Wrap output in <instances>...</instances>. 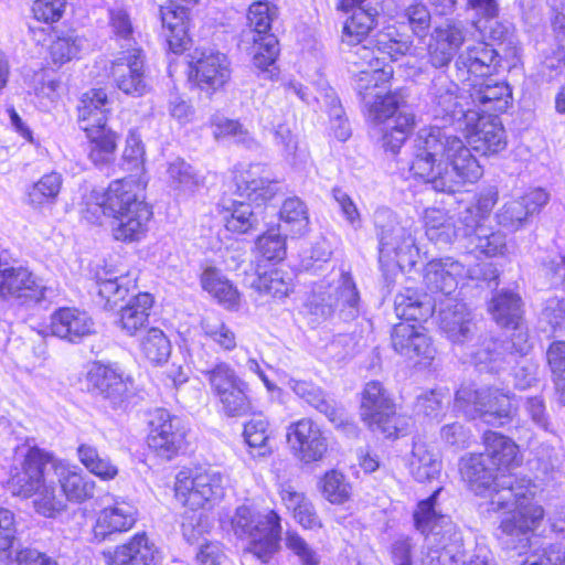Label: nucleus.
Segmentation results:
<instances>
[{"instance_id":"nucleus-1","label":"nucleus","mask_w":565,"mask_h":565,"mask_svg":"<svg viewBox=\"0 0 565 565\" xmlns=\"http://www.w3.org/2000/svg\"><path fill=\"white\" fill-rule=\"evenodd\" d=\"M433 113L450 125L422 128L415 139V159L411 170L431 183L436 191L457 192L476 183L483 169L465 142L455 135L462 122L471 124L477 111L469 94L454 82L439 77L434 83Z\"/></svg>"},{"instance_id":"nucleus-41","label":"nucleus","mask_w":565,"mask_h":565,"mask_svg":"<svg viewBox=\"0 0 565 565\" xmlns=\"http://www.w3.org/2000/svg\"><path fill=\"white\" fill-rule=\"evenodd\" d=\"M88 49V42L75 31H68L56 35L49 46L51 62L56 66L79 58L81 54Z\"/></svg>"},{"instance_id":"nucleus-49","label":"nucleus","mask_w":565,"mask_h":565,"mask_svg":"<svg viewBox=\"0 0 565 565\" xmlns=\"http://www.w3.org/2000/svg\"><path fill=\"white\" fill-rule=\"evenodd\" d=\"M185 12L183 9L161 8L160 17L164 31V38L169 47L174 53L184 49V40L186 38V29L184 22Z\"/></svg>"},{"instance_id":"nucleus-64","label":"nucleus","mask_w":565,"mask_h":565,"mask_svg":"<svg viewBox=\"0 0 565 565\" xmlns=\"http://www.w3.org/2000/svg\"><path fill=\"white\" fill-rule=\"evenodd\" d=\"M285 544L298 557L300 565H320L318 553L296 531L286 532Z\"/></svg>"},{"instance_id":"nucleus-19","label":"nucleus","mask_w":565,"mask_h":565,"mask_svg":"<svg viewBox=\"0 0 565 565\" xmlns=\"http://www.w3.org/2000/svg\"><path fill=\"white\" fill-rule=\"evenodd\" d=\"M236 194L257 204L265 203L280 191L278 181L270 178L264 164H239L234 171Z\"/></svg>"},{"instance_id":"nucleus-52","label":"nucleus","mask_w":565,"mask_h":565,"mask_svg":"<svg viewBox=\"0 0 565 565\" xmlns=\"http://www.w3.org/2000/svg\"><path fill=\"white\" fill-rule=\"evenodd\" d=\"M278 18L277 3L254 1L247 11V24L254 32L253 35L264 38L270 35L273 22Z\"/></svg>"},{"instance_id":"nucleus-17","label":"nucleus","mask_w":565,"mask_h":565,"mask_svg":"<svg viewBox=\"0 0 565 565\" xmlns=\"http://www.w3.org/2000/svg\"><path fill=\"white\" fill-rule=\"evenodd\" d=\"M401 319V317H398ZM405 320L394 326L391 332V344L393 349L408 360L417 364L429 365L435 358L436 350L420 324L411 323ZM416 322L417 320H413Z\"/></svg>"},{"instance_id":"nucleus-50","label":"nucleus","mask_w":565,"mask_h":565,"mask_svg":"<svg viewBox=\"0 0 565 565\" xmlns=\"http://www.w3.org/2000/svg\"><path fill=\"white\" fill-rule=\"evenodd\" d=\"M552 531L565 537V515L555 518L551 523ZM565 552L556 544H548L533 551L520 565H563Z\"/></svg>"},{"instance_id":"nucleus-44","label":"nucleus","mask_w":565,"mask_h":565,"mask_svg":"<svg viewBox=\"0 0 565 565\" xmlns=\"http://www.w3.org/2000/svg\"><path fill=\"white\" fill-rule=\"evenodd\" d=\"M77 457L81 463L94 476L102 480H113L118 476V467L110 460L109 456L99 452L90 444H79L77 447Z\"/></svg>"},{"instance_id":"nucleus-24","label":"nucleus","mask_w":565,"mask_h":565,"mask_svg":"<svg viewBox=\"0 0 565 565\" xmlns=\"http://www.w3.org/2000/svg\"><path fill=\"white\" fill-rule=\"evenodd\" d=\"M137 522V509L126 501L116 500L103 508L93 526V542L115 541L118 534L128 532Z\"/></svg>"},{"instance_id":"nucleus-61","label":"nucleus","mask_w":565,"mask_h":565,"mask_svg":"<svg viewBox=\"0 0 565 565\" xmlns=\"http://www.w3.org/2000/svg\"><path fill=\"white\" fill-rule=\"evenodd\" d=\"M201 328L205 337L210 338L224 351H233L236 348L234 331L220 319L204 318Z\"/></svg>"},{"instance_id":"nucleus-6","label":"nucleus","mask_w":565,"mask_h":565,"mask_svg":"<svg viewBox=\"0 0 565 565\" xmlns=\"http://www.w3.org/2000/svg\"><path fill=\"white\" fill-rule=\"evenodd\" d=\"M84 384L92 397L111 411L126 413L136 403L135 381L117 362L89 363Z\"/></svg>"},{"instance_id":"nucleus-10","label":"nucleus","mask_w":565,"mask_h":565,"mask_svg":"<svg viewBox=\"0 0 565 565\" xmlns=\"http://www.w3.org/2000/svg\"><path fill=\"white\" fill-rule=\"evenodd\" d=\"M52 288L41 285L40 279L23 266L0 269V302L31 307L50 301Z\"/></svg>"},{"instance_id":"nucleus-54","label":"nucleus","mask_w":565,"mask_h":565,"mask_svg":"<svg viewBox=\"0 0 565 565\" xmlns=\"http://www.w3.org/2000/svg\"><path fill=\"white\" fill-rule=\"evenodd\" d=\"M243 436L254 458L265 457L270 454V447L267 444L269 434L266 419L253 418L247 422L244 426Z\"/></svg>"},{"instance_id":"nucleus-27","label":"nucleus","mask_w":565,"mask_h":565,"mask_svg":"<svg viewBox=\"0 0 565 565\" xmlns=\"http://www.w3.org/2000/svg\"><path fill=\"white\" fill-rule=\"evenodd\" d=\"M111 76L116 86L125 94L142 96L148 90L143 76V60L139 49L128 50L111 66Z\"/></svg>"},{"instance_id":"nucleus-40","label":"nucleus","mask_w":565,"mask_h":565,"mask_svg":"<svg viewBox=\"0 0 565 565\" xmlns=\"http://www.w3.org/2000/svg\"><path fill=\"white\" fill-rule=\"evenodd\" d=\"M424 535L430 548L445 551L449 558H454L462 545V536L450 518H439V523Z\"/></svg>"},{"instance_id":"nucleus-36","label":"nucleus","mask_w":565,"mask_h":565,"mask_svg":"<svg viewBox=\"0 0 565 565\" xmlns=\"http://www.w3.org/2000/svg\"><path fill=\"white\" fill-rule=\"evenodd\" d=\"M488 310L492 319L503 328L516 326L523 320L521 297L510 290L498 291L491 298Z\"/></svg>"},{"instance_id":"nucleus-38","label":"nucleus","mask_w":565,"mask_h":565,"mask_svg":"<svg viewBox=\"0 0 565 565\" xmlns=\"http://www.w3.org/2000/svg\"><path fill=\"white\" fill-rule=\"evenodd\" d=\"M441 471V461L433 446L416 441L413 445L409 459V472L418 481L425 482L436 479Z\"/></svg>"},{"instance_id":"nucleus-45","label":"nucleus","mask_w":565,"mask_h":565,"mask_svg":"<svg viewBox=\"0 0 565 565\" xmlns=\"http://www.w3.org/2000/svg\"><path fill=\"white\" fill-rule=\"evenodd\" d=\"M504 345L499 339H489L470 353L471 362L479 371L499 372L504 364H510L512 353H504Z\"/></svg>"},{"instance_id":"nucleus-46","label":"nucleus","mask_w":565,"mask_h":565,"mask_svg":"<svg viewBox=\"0 0 565 565\" xmlns=\"http://www.w3.org/2000/svg\"><path fill=\"white\" fill-rule=\"evenodd\" d=\"M248 384L242 381L233 387L214 396L220 405V412L226 417H243L249 414L252 403L248 397Z\"/></svg>"},{"instance_id":"nucleus-22","label":"nucleus","mask_w":565,"mask_h":565,"mask_svg":"<svg viewBox=\"0 0 565 565\" xmlns=\"http://www.w3.org/2000/svg\"><path fill=\"white\" fill-rule=\"evenodd\" d=\"M106 565H156L161 552L146 532H137L126 543L102 552Z\"/></svg>"},{"instance_id":"nucleus-33","label":"nucleus","mask_w":565,"mask_h":565,"mask_svg":"<svg viewBox=\"0 0 565 565\" xmlns=\"http://www.w3.org/2000/svg\"><path fill=\"white\" fill-rule=\"evenodd\" d=\"M484 452L482 456L489 459L498 473L515 468L521 465L522 457L519 446L509 437L495 431H486L483 435Z\"/></svg>"},{"instance_id":"nucleus-32","label":"nucleus","mask_w":565,"mask_h":565,"mask_svg":"<svg viewBox=\"0 0 565 565\" xmlns=\"http://www.w3.org/2000/svg\"><path fill=\"white\" fill-rule=\"evenodd\" d=\"M361 417L373 431L387 430L388 396L382 383L372 381L366 384L361 402Z\"/></svg>"},{"instance_id":"nucleus-42","label":"nucleus","mask_w":565,"mask_h":565,"mask_svg":"<svg viewBox=\"0 0 565 565\" xmlns=\"http://www.w3.org/2000/svg\"><path fill=\"white\" fill-rule=\"evenodd\" d=\"M415 126L412 107L391 94V151L399 148Z\"/></svg>"},{"instance_id":"nucleus-62","label":"nucleus","mask_w":565,"mask_h":565,"mask_svg":"<svg viewBox=\"0 0 565 565\" xmlns=\"http://www.w3.org/2000/svg\"><path fill=\"white\" fill-rule=\"evenodd\" d=\"M510 328L513 329L511 337L500 340V342L504 345L502 348L504 353H512V358L510 359V363H512L515 361L516 354L520 356L527 355L531 352L533 344L530 340L529 329L523 320L516 326H511Z\"/></svg>"},{"instance_id":"nucleus-12","label":"nucleus","mask_w":565,"mask_h":565,"mask_svg":"<svg viewBox=\"0 0 565 565\" xmlns=\"http://www.w3.org/2000/svg\"><path fill=\"white\" fill-rule=\"evenodd\" d=\"M149 427V448L166 460L177 456L186 434L183 419L164 408H157L150 414Z\"/></svg>"},{"instance_id":"nucleus-30","label":"nucleus","mask_w":565,"mask_h":565,"mask_svg":"<svg viewBox=\"0 0 565 565\" xmlns=\"http://www.w3.org/2000/svg\"><path fill=\"white\" fill-rule=\"evenodd\" d=\"M548 201V194L540 188L504 203L497 214L498 223L509 230H518L530 215L537 213Z\"/></svg>"},{"instance_id":"nucleus-13","label":"nucleus","mask_w":565,"mask_h":565,"mask_svg":"<svg viewBox=\"0 0 565 565\" xmlns=\"http://www.w3.org/2000/svg\"><path fill=\"white\" fill-rule=\"evenodd\" d=\"M255 273L257 278L253 286L259 294L281 300L292 290V278L289 273L276 265L286 258L287 249H256Z\"/></svg>"},{"instance_id":"nucleus-53","label":"nucleus","mask_w":565,"mask_h":565,"mask_svg":"<svg viewBox=\"0 0 565 565\" xmlns=\"http://www.w3.org/2000/svg\"><path fill=\"white\" fill-rule=\"evenodd\" d=\"M211 126L215 139L231 138L234 142L248 149L256 145L250 132L238 120L216 114L211 118Z\"/></svg>"},{"instance_id":"nucleus-16","label":"nucleus","mask_w":565,"mask_h":565,"mask_svg":"<svg viewBox=\"0 0 565 565\" xmlns=\"http://www.w3.org/2000/svg\"><path fill=\"white\" fill-rule=\"evenodd\" d=\"M189 78L203 90L220 89L231 78L230 61L213 49H196L191 55Z\"/></svg>"},{"instance_id":"nucleus-47","label":"nucleus","mask_w":565,"mask_h":565,"mask_svg":"<svg viewBox=\"0 0 565 565\" xmlns=\"http://www.w3.org/2000/svg\"><path fill=\"white\" fill-rule=\"evenodd\" d=\"M168 182L177 196H190L200 186V178L193 168L183 159H175L169 163Z\"/></svg>"},{"instance_id":"nucleus-23","label":"nucleus","mask_w":565,"mask_h":565,"mask_svg":"<svg viewBox=\"0 0 565 565\" xmlns=\"http://www.w3.org/2000/svg\"><path fill=\"white\" fill-rule=\"evenodd\" d=\"M290 387L298 397L323 414L335 428H341L349 436H356V426L349 420L344 408L328 397L319 386L307 381H291Z\"/></svg>"},{"instance_id":"nucleus-4","label":"nucleus","mask_w":565,"mask_h":565,"mask_svg":"<svg viewBox=\"0 0 565 565\" xmlns=\"http://www.w3.org/2000/svg\"><path fill=\"white\" fill-rule=\"evenodd\" d=\"M438 309L439 326L447 338L454 343H462L471 335L475 323L471 312L465 302L457 298L435 299V303L428 299V295H422L417 290L406 288L394 300L396 317L407 320H426Z\"/></svg>"},{"instance_id":"nucleus-8","label":"nucleus","mask_w":565,"mask_h":565,"mask_svg":"<svg viewBox=\"0 0 565 565\" xmlns=\"http://www.w3.org/2000/svg\"><path fill=\"white\" fill-rule=\"evenodd\" d=\"M367 60L371 70H362L360 78V89H364L363 99L365 100L367 113V122L370 135L373 139L382 141L384 151L388 150V76L384 72L385 57L374 56V52L366 46L359 49L358 53Z\"/></svg>"},{"instance_id":"nucleus-25","label":"nucleus","mask_w":565,"mask_h":565,"mask_svg":"<svg viewBox=\"0 0 565 565\" xmlns=\"http://www.w3.org/2000/svg\"><path fill=\"white\" fill-rule=\"evenodd\" d=\"M128 276V271L120 265L104 260V265L95 273L96 302L105 310H114L128 295L131 285Z\"/></svg>"},{"instance_id":"nucleus-5","label":"nucleus","mask_w":565,"mask_h":565,"mask_svg":"<svg viewBox=\"0 0 565 565\" xmlns=\"http://www.w3.org/2000/svg\"><path fill=\"white\" fill-rule=\"evenodd\" d=\"M232 529L238 539L249 541L245 558L256 557L264 564L280 550L281 519L274 510L260 512L253 505H239L232 518Z\"/></svg>"},{"instance_id":"nucleus-2","label":"nucleus","mask_w":565,"mask_h":565,"mask_svg":"<svg viewBox=\"0 0 565 565\" xmlns=\"http://www.w3.org/2000/svg\"><path fill=\"white\" fill-rule=\"evenodd\" d=\"M460 473L471 491L489 497V511L505 514L500 523L505 544L514 550L530 547L531 535L544 518L543 508L533 502L530 480L498 473L481 454L461 458Z\"/></svg>"},{"instance_id":"nucleus-43","label":"nucleus","mask_w":565,"mask_h":565,"mask_svg":"<svg viewBox=\"0 0 565 565\" xmlns=\"http://www.w3.org/2000/svg\"><path fill=\"white\" fill-rule=\"evenodd\" d=\"M63 184L62 174L55 171L42 175L26 190V201L39 209L55 204Z\"/></svg>"},{"instance_id":"nucleus-55","label":"nucleus","mask_w":565,"mask_h":565,"mask_svg":"<svg viewBox=\"0 0 565 565\" xmlns=\"http://www.w3.org/2000/svg\"><path fill=\"white\" fill-rule=\"evenodd\" d=\"M140 349L143 355L154 364L167 362L171 353V344L162 330L150 328L141 339Z\"/></svg>"},{"instance_id":"nucleus-39","label":"nucleus","mask_w":565,"mask_h":565,"mask_svg":"<svg viewBox=\"0 0 565 565\" xmlns=\"http://www.w3.org/2000/svg\"><path fill=\"white\" fill-rule=\"evenodd\" d=\"M89 140L88 157L95 166L102 167L114 160L117 148L116 134L106 126L92 128L83 126Z\"/></svg>"},{"instance_id":"nucleus-59","label":"nucleus","mask_w":565,"mask_h":565,"mask_svg":"<svg viewBox=\"0 0 565 565\" xmlns=\"http://www.w3.org/2000/svg\"><path fill=\"white\" fill-rule=\"evenodd\" d=\"M450 393L446 388H434L424 392L417 397L416 409L426 417L438 418L449 405Z\"/></svg>"},{"instance_id":"nucleus-26","label":"nucleus","mask_w":565,"mask_h":565,"mask_svg":"<svg viewBox=\"0 0 565 565\" xmlns=\"http://www.w3.org/2000/svg\"><path fill=\"white\" fill-rule=\"evenodd\" d=\"M467 141L484 156L502 151L507 146L504 129L497 116H477L471 124L465 122Z\"/></svg>"},{"instance_id":"nucleus-15","label":"nucleus","mask_w":565,"mask_h":565,"mask_svg":"<svg viewBox=\"0 0 565 565\" xmlns=\"http://www.w3.org/2000/svg\"><path fill=\"white\" fill-rule=\"evenodd\" d=\"M456 78L462 86L498 73L500 56L483 40L470 43L459 53L455 62Z\"/></svg>"},{"instance_id":"nucleus-21","label":"nucleus","mask_w":565,"mask_h":565,"mask_svg":"<svg viewBox=\"0 0 565 565\" xmlns=\"http://www.w3.org/2000/svg\"><path fill=\"white\" fill-rule=\"evenodd\" d=\"M286 438L295 456L305 463L321 460L328 449L321 428L310 418L290 424Z\"/></svg>"},{"instance_id":"nucleus-29","label":"nucleus","mask_w":565,"mask_h":565,"mask_svg":"<svg viewBox=\"0 0 565 565\" xmlns=\"http://www.w3.org/2000/svg\"><path fill=\"white\" fill-rule=\"evenodd\" d=\"M463 271V267L458 262L433 260L425 268L424 281L431 294L428 299L435 303V299H444L446 302L454 298L452 294L457 290L458 277Z\"/></svg>"},{"instance_id":"nucleus-51","label":"nucleus","mask_w":565,"mask_h":565,"mask_svg":"<svg viewBox=\"0 0 565 565\" xmlns=\"http://www.w3.org/2000/svg\"><path fill=\"white\" fill-rule=\"evenodd\" d=\"M33 495H35L33 501L35 511L45 518H55L66 508L65 495L50 477Z\"/></svg>"},{"instance_id":"nucleus-57","label":"nucleus","mask_w":565,"mask_h":565,"mask_svg":"<svg viewBox=\"0 0 565 565\" xmlns=\"http://www.w3.org/2000/svg\"><path fill=\"white\" fill-rule=\"evenodd\" d=\"M321 97L322 103L328 107L331 130L334 137L340 141L348 140L351 136V129L335 92L332 88H327Z\"/></svg>"},{"instance_id":"nucleus-14","label":"nucleus","mask_w":565,"mask_h":565,"mask_svg":"<svg viewBox=\"0 0 565 565\" xmlns=\"http://www.w3.org/2000/svg\"><path fill=\"white\" fill-rule=\"evenodd\" d=\"M279 217L281 224L268 226L265 233L257 238V247H285L288 236L291 238L303 236L309 228L308 209L299 198H288L284 201Z\"/></svg>"},{"instance_id":"nucleus-11","label":"nucleus","mask_w":565,"mask_h":565,"mask_svg":"<svg viewBox=\"0 0 565 565\" xmlns=\"http://www.w3.org/2000/svg\"><path fill=\"white\" fill-rule=\"evenodd\" d=\"M226 477L216 468L199 467L191 473L181 471L177 476L175 491L188 495L186 501L203 508L205 503L220 501L224 497Z\"/></svg>"},{"instance_id":"nucleus-3","label":"nucleus","mask_w":565,"mask_h":565,"mask_svg":"<svg viewBox=\"0 0 565 565\" xmlns=\"http://www.w3.org/2000/svg\"><path fill=\"white\" fill-rule=\"evenodd\" d=\"M95 209L115 218L114 237L124 243L139 242L152 215L141 195L140 183L132 177L110 182Z\"/></svg>"},{"instance_id":"nucleus-48","label":"nucleus","mask_w":565,"mask_h":565,"mask_svg":"<svg viewBox=\"0 0 565 565\" xmlns=\"http://www.w3.org/2000/svg\"><path fill=\"white\" fill-rule=\"evenodd\" d=\"M221 206L226 231L242 234L253 226L254 214L249 203L223 199Z\"/></svg>"},{"instance_id":"nucleus-60","label":"nucleus","mask_w":565,"mask_h":565,"mask_svg":"<svg viewBox=\"0 0 565 565\" xmlns=\"http://www.w3.org/2000/svg\"><path fill=\"white\" fill-rule=\"evenodd\" d=\"M320 488L323 497L333 504H341L350 497V484L337 470L326 472L320 481Z\"/></svg>"},{"instance_id":"nucleus-28","label":"nucleus","mask_w":565,"mask_h":565,"mask_svg":"<svg viewBox=\"0 0 565 565\" xmlns=\"http://www.w3.org/2000/svg\"><path fill=\"white\" fill-rule=\"evenodd\" d=\"M373 0H340L338 9L348 12L354 9L342 29V42L348 45L361 43L375 23L379 15L376 7H372Z\"/></svg>"},{"instance_id":"nucleus-63","label":"nucleus","mask_w":565,"mask_h":565,"mask_svg":"<svg viewBox=\"0 0 565 565\" xmlns=\"http://www.w3.org/2000/svg\"><path fill=\"white\" fill-rule=\"evenodd\" d=\"M253 42L254 65L262 71H267L278 55V41L274 35H266L262 39L253 35Z\"/></svg>"},{"instance_id":"nucleus-35","label":"nucleus","mask_w":565,"mask_h":565,"mask_svg":"<svg viewBox=\"0 0 565 565\" xmlns=\"http://www.w3.org/2000/svg\"><path fill=\"white\" fill-rule=\"evenodd\" d=\"M81 128L104 127L107 122V115L110 110V102L102 88H93L84 93L77 107Z\"/></svg>"},{"instance_id":"nucleus-37","label":"nucleus","mask_w":565,"mask_h":565,"mask_svg":"<svg viewBox=\"0 0 565 565\" xmlns=\"http://www.w3.org/2000/svg\"><path fill=\"white\" fill-rule=\"evenodd\" d=\"M153 298L148 292H139L120 309L118 323L128 335H135L149 320Z\"/></svg>"},{"instance_id":"nucleus-34","label":"nucleus","mask_w":565,"mask_h":565,"mask_svg":"<svg viewBox=\"0 0 565 565\" xmlns=\"http://www.w3.org/2000/svg\"><path fill=\"white\" fill-rule=\"evenodd\" d=\"M52 471L56 477L58 489L66 502H84L94 497L95 482L81 471L73 469L54 458Z\"/></svg>"},{"instance_id":"nucleus-56","label":"nucleus","mask_w":565,"mask_h":565,"mask_svg":"<svg viewBox=\"0 0 565 565\" xmlns=\"http://www.w3.org/2000/svg\"><path fill=\"white\" fill-rule=\"evenodd\" d=\"M441 491L443 488L438 487L428 498L417 503V508L414 512V522L416 529L423 534L427 533L433 526L439 523V518H449L440 513L437 509V498Z\"/></svg>"},{"instance_id":"nucleus-31","label":"nucleus","mask_w":565,"mask_h":565,"mask_svg":"<svg viewBox=\"0 0 565 565\" xmlns=\"http://www.w3.org/2000/svg\"><path fill=\"white\" fill-rule=\"evenodd\" d=\"M52 334L72 343H78L94 331V321L86 311L60 308L51 315Z\"/></svg>"},{"instance_id":"nucleus-9","label":"nucleus","mask_w":565,"mask_h":565,"mask_svg":"<svg viewBox=\"0 0 565 565\" xmlns=\"http://www.w3.org/2000/svg\"><path fill=\"white\" fill-rule=\"evenodd\" d=\"M455 407L466 417H481L491 425H504L513 415L511 395L498 388L477 390L473 385H462L455 396Z\"/></svg>"},{"instance_id":"nucleus-20","label":"nucleus","mask_w":565,"mask_h":565,"mask_svg":"<svg viewBox=\"0 0 565 565\" xmlns=\"http://www.w3.org/2000/svg\"><path fill=\"white\" fill-rule=\"evenodd\" d=\"M462 90L469 94L470 107L479 115L495 116L497 113L505 111L512 102L510 86L492 76L466 84Z\"/></svg>"},{"instance_id":"nucleus-58","label":"nucleus","mask_w":565,"mask_h":565,"mask_svg":"<svg viewBox=\"0 0 565 565\" xmlns=\"http://www.w3.org/2000/svg\"><path fill=\"white\" fill-rule=\"evenodd\" d=\"M211 393L216 396L237 383L244 381L227 362H217L210 371L203 374Z\"/></svg>"},{"instance_id":"nucleus-7","label":"nucleus","mask_w":565,"mask_h":565,"mask_svg":"<svg viewBox=\"0 0 565 565\" xmlns=\"http://www.w3.org/2000/svg\"><path fill=\"white\" fill-rule=\"evenodd\" d=\"M332 281L315 285L306 308L312 322L320 323L331 318L337 310L343 321H351L360 312V295L350 270L341 268Z\"/></svg>"},{"instance_id":"nucleus-18","label":"nucleus","mask_w":565,"mask_h":565,"mask_svg":"<svg viewBox=\"0 0 565 565\" xmlns=\"http://www.w3.org/2000/svg\"><path fill=\"white\" fill-rule=\"evenodd\" d=\"M54 465V456L38 447L30 448L25 455L22 469L12 476L10 488L14 495L32 497L49 479Z\"/></svg>"}]
</instances>
